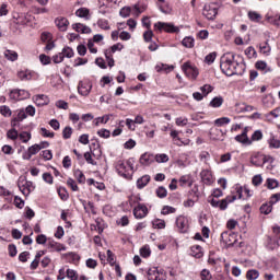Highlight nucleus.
<instances>
[{
  "instance_id": "31",
  "label": "nucleus",
  "mask_w": 280,
  "mask_h": 280,
  "mask_svg": "<svg viewBox=\"0 0 280 280\" xmlns=\"http://www.w3.org/2000/svg\"><path fill=\"white\" fill-rule=\"evenodd\" d=\"M150 175H143L142 177L138 178L137 187L138 189H143L150 183Z\"/></svg>"
},
{
  "instance_id": "27",
  "label": "nucleus",
  "mask_w": 280,
  "mask_h": 280,
  "mask_svg": "<svg viewBox=\"0 0 280 280\" xmlns=\"http://www.w3.org/2000/svg\"><path fill=\"white\" fill-rule=\"evenodd\" d=\"M3 56L7 60H10V62H16V60H19V52L11 49L4 50Z\"/></svg>"
},
{
  "instance_id": "9",
  "label": "nucleus",
  "mask_w": 280,
  "mask_h": 280,
  "mask_svg": "<svg viewBox=\"0 0 280 280\" xmlns=\"http://www.w3.org/2000/svg\"><path fill=\"white\" fill-rule=\"evenodd\" d=\"M209 137L211 141H224L226 139V130L214 126L209 130Z\"/></svg>"
},
{
  "instance_id": "32",
  "label": "nucleus",
  "mask_w": 280,
  "mask_h": 280,
  "mask_svg": "<svg viewBox=\"0 0 280 280\" xmlns=\"http://www.w3.org/2000/svg\"><path fill=\"white\" fill-rule=\"evenodd\" d=\"M268 144L271 150H279L280 148V141L273 135L268 139Z\"/></svg>"
},
{
  "instance_id": "12",
  "label": "nucleus",
  "mask_w": 280,
  "mask_h": 280,
  "mask_svg": "<svg viewBox=\"0 0 280 280\" xmlns=\"http://www.w3.org/2000/svg\"><path fill=\"white\" fill-rule=\"evenodd\" d=\"M235 141L242 145H253V140L248 138V127H245L241 135L235 136Z\"/></svg>"
},
{
  "instance_id": "8",
  "label": "nucleus",
  "mask_w": 280,
  "mask_h": 280,
  "mask_svg": "<svg viewBox=\"0 0 280 280\" xmlns=\"http://www.w3.org/2000/svg\"><path fill=\"white\" fill-rule=\"evenodd\" d=\"M202 14L203 16H206V19H208V21H213V19L218 16V4L217 3L205 4Z\"/></svg>"
},
{
  "instance_id": "39",
  "label": "nucleus",
  "mask_w": 280,
  "mask_h": 280,
  "mask_svg": "<svg viewBox=\"0 0 280 280\" xmlns=\"http://www.w3.org/2000/svg\"><path fill=\"white\" fill-rule=\"evenodd\" d=\"M222 104H224V98H222V96H217L210 102L212 108H220Z\"/></svg>"
},
{
  "instance_id": "48",
  "label": "nucleus",
  "mask_w": 280,
  "mask_h": 280,
  "mask_svg": "<svg viewBox=\"0 0 280 280\" xmlns=\"http://www.w3.org/2000/svg\"><path fill=\"white\" fill-rule=\"evenodd\" d=\"M245 56H247V58H257V50H255V47L249 46L245 49Z\"/></svg>"
},
{
  "instance_id": "29",
  "label": "nucleus",
  "mask_w": 280,
  "mask_h": 280,
  "mask_svg": "<svg viewBox=\"0 0 280 280\" xmlns=\"http://www.w3.org/2000/svg\"><path fill=\"white\" fill-rule=\"evenodd\" d=\"M259 51L262 54V56H270L272 47H270L268 42H262L259 44Z\"/></svg>"
},
{
  "instance_id": "20",
  "label": "nucleus",
  "mask_w": 280,
  "mask_h": 280,
  "mask_svg": "<svg viewBox=\"0 0 280 280\" xmlns=\"http://www.w3.org/2000/svg\"><path fill=\"white\" fill-rule=\"evenodd\" d=\"M140 165H144L145 167H148L149 165H152V163H154V154L152 153H143L140 156Z\"/></svg>"
},
{
  "instance_id": "42",
  "label": "nucleus",
  "mask_w": 280,
  "mask_h": 280,
  "mask_svg": "<svg viewBox=\"0 0 280 280\" xmlns=\"http://www.w3.org/2000/svg\"><path fill=\"white\" fill-rule=\"evenodd\" d=\"M236 106H240L237 113H253V110H255V107H253L252 105L236 104Z\"/></svg>"
},
{
  "instance_id": "17",
  "label": "nucleus",
  "mask_w": 280,
  "mask_h": 280,
  "mask_svg": "<svg viewBox=\"0 0 280 280\" xmlns=\"http://www.w3.org/2000/svg\"><path fill=\"white\" fill-rule=\"evenodd\" d=\"M235 191H236L240 199L250 198L253 196L252 190H249L248 187H246V186L242 187L240 185H236Z\"/></svg>"
},
{
  "instance_id": "49",
  "label": "nucleus",
  "mask_w": 280,
  "mask_h": 280,
  "mask_svg": "<svg viewBox=\"0 0 280 280\" xmlns=\"http://www.w3.org/2000/svg\"><path fill=\"white\" fill-rule=\"evenodd\" d=\"M264 139V132H261V130H256L254 131V133L252 135V138L249 139V141H261Z\"/></svg>"
},
{
  "instance_id": "15",
  "label": "nucleus",
  "mask_w": 280,
  "mask_h": 280,
  "mask_svg": "<svg viewBox=\"0 0 280 280\" xmlns=\"http://www.w3.org/2000/svg\"><path fill=\"white\" fill-rule=\"evenodd\" d=\"M133 215L138 220H141V219L145 218V215H148V207H145V205H142V203L138 205L133 209Z\"/></svg>"
},
{
  "instance_id": "36",
  "label": "nucleus",
  "mask_w": 280,
  "mask_h": 280,
  "mask_svg": "<svg viewBox=\"0 0 280 280\" xmlns=\"http://www.w3.org/2000/svg\"><path fill=\"white\" fill-rule=\"evenodd\" d=\"M196 40L191 36H187L182 40V45L187 49H191L195 45Z\"/></svg>"
},
{
  "instance_id": "22",
  "label": "nucleus",
  "mask_w": 280,
  "mask_h": 280,
  "mask_svg": "<svg viewBox=\"0 0 280 280\" xmlns=\"http://www.w3.org/2000/svg\"><path fill=\"white\" fill-rule=\"evenodd\" d=\"M18 77L20 78V80L27 82L30 80H34V78H36V73L32 70H21L20 72H18Z\"/></svg>"
},
{
  "instance_id": "3",
  "label": "nucleus",
  "mask_w": 280,
  "mask_h": 280,
  "mask_svg": "<svg viewBox=\"0 0 280 280\" xmlns=\"http://www.w3.org/2000/svg\"><path fill=\"white\" fill-rule=\"evenodd\" d=\"M148 280H167V273L163 268L151 267L147 271Z\"/></svg>"
},
{
  "instance_id": "56",
  "label": "nucleus",
  "mask_w": 280,
  "mask_h": 280,
  "mask_svg": "<svg viewBox=\"0 0 280 280\" xmlns=\"http://www.w3.org/2000/svg\"><path fill=\"white\" fill-rule=\"evenodd\" d=\"M155 194L158 198H167V189L163 186H160L156 190Z\"/></svg>"
},
{
  "instance_id": "16",
  "label": "nucleus",
  "mask_w": 280,
  "mask_h": 280,
  "mask_svg": "<svg viewBox=\"0 0 280 280\" xmlns=\"http://www.w3.org/2000/svg\"><path fill=\"white\" fill-rule=\"evenodd\" d=\"M39 152H40V147L38 144H33L27 149V152L23 153L22 159L24 161H30L32 156H34L35 154H38Z\"/></svg>"
},
{
  "instance_id": "63",
  "label": "nucleus",
  "mask_w": 280,
  "mask_h": 280,
  "mask_svg": "<svg viewBox=\"0 0 280 280\" xmlns=\"http://www.w3.org/2000/svg\"><path fill=\"white\" fill-rule=\"evenodd\" d=\"M73 135V128L71 127H66L63 130H62V137L63 139H71V136Z\"/></svg>"
},
{
  "instance_id": "10",
  "label": "nucleus",
  "mask_w": 280,
  "mask_h": 280,
  "mask_svg": "<svg viewBox=\"0 0 280 280\" xmlns=\"http://www.w3.org/2000/svg\"><path fill=\"white\" fill-rule=\"evenodd\" d=\"M176 226L180 233H187L189 231V219L185 215L177 217Z\"/></svg>"
},
{
  "instance_id": "5",
  "label": "nucleus",
  "mask_w": 280,
  "mask_h": 280,
  "mask_svg": "<svg viewBox=\"0 0 280 280\" xmlns=\"http://www.w3.org/2000/svg\"><path fill=\"white\" fill-rule=\"evenodd\" d=\"M18 187L22 191L23 196H30L34 191V183L25 179V177H20L18 180Z\"/></svg>"
},
{
  "instance_id": "19",
  "label": "nucleus",
  "mask_w": 280,
  "mask_h": 280,
  "mask_svg": "<svg viewBox=\"0 0 280 280\" xmlns=\"http://www.w3.org/2000/svg\"><path fill=\"white\" fill-rule=\"evenodd\" d=\"M33 102H35L36 106H47V104H49V96L45 94H37L33 96Z\"/></svg>"
},
{
  "instance_id": "60",
  "label": "nucleus",
  "mask_w": 280,
  "mask_h": 280,
  "mask_svg": "<svg viewBox=\"0 0 280 280\" xmlns=\"http://www.w3.org/2000/svg\"><path fill=\"white\" fill-rule=\"evenodd\" d=\"M200 91H201L202 95L205 97H207L208 94L213 91V86H211L210 84H205L203 86L200 88Z\"/></svg>"
},
{
  "instance_id": "54",
  "label": "nucleus",
  "mask_w": 280,
  "mask_h": 280,
  "mask_svg": "<svg viewBox=\"0 0 280 280\" xmlns=\"http://www.w3.org/2000/svg\"><path fill=\"white\" fill-rule=\"evenodd\" d=\"M153 229H165V220L155 219L152 221Z\"/></svg>"
},
{
  "instance_id": "2",
  "label": "nucleus",
  "mask_w": 280,
  "mask_h": 280,
  "mask_svg": "<svg viewBox=\"0 0 280 280\" xmlns=\"http://www.w3.org/2000/svg\"><path fill=\"white\" fill-rule=\"evenodd\" d=\"M116 171L119 174V176H122L126 178L130 172L135 171V159L130 158L127 161L119 160L116 163Z\"/></svg>"
},
{
  "instance_id": "34",
  "label": "nucleus",
  "mask_w": 280,
  "mask_h": 280,
  "mask_svg": "<svg viewBox=\"0 0 280 280\" xmlns=\"http://www.w3.org/2000/svg\"><path fill=\"white\" fill-rule=\"evenodd\" d=\"M265 187H267V189H277L279 187V180L275 178H267L265 182Z\"/></svg>"
},
{
  "instance_id": "53",
  "label": "nucleus",
  "mask_w": 280,
  "mask_h": 280,
  "mask_svg": "<svg viewBox=\"0 0 280 280\" xmlns=\"http://www.w3.org/2000/svg\"><path fill=\"white\" fill-rule=\"evenodd\" d=\"M162 215H170V213H176V208L172 206H164L161 210Z\"/></svg>"
},
{
  "instance_id": "64",
  "label": "nucleus",
  "mask_w": 280,
  "mask_h": 280,
  "mask_svg": "<svg viewBox=\"0 0 280 280\" xmlns=\"http://www.w3.org/2000/svg\"><path fill=\"white\" fill-rule=\"evenodd\" d=\"M67 278L70 280H78V271L73 269H67Z\"/></svg>"
},
{
  "instance_id": "61",
  "label": "nucleus",
  "mask_w": 280,
  "mask_h": 280,
  "mask_svg": "<svg viewBox=\"0 0 280 280\" xmlns=\"http://www.w3.org/2000/svg\"><path fill=\"white\" fill-rule=\"evenodd\" d=\"M97 135L102 138V139H110V130L108 129H100L97 131Z\"/></svg>"
},
{
  "instance_id": "33",
  "label": "nucleus",
  "mask_w": 280,
  "mask_h": 280,
  "mask_svg": "<svg viewBox=\"0 0 280 280\" xmlns=\"http://www.w3.org/2000/svg\"><path fill=\"white\" fill-rule=\"evenodd\" d=\"M73 174L78 183H80L81 185H84L86 183V177L84 176V173H82L80 168L74 170Z\"/></svg>"
},
{
  "instance_id": "23",
  "label": "nucleus",
  "mask_w": 280,
  "mask_h": 280,
  "mask_svg": "<svg viewBox=\"0 0 280 280\" xmlns=\"http://www.w3.org/2000/svg\"><path fill=\"white\" fill-rule=\"evenodd\" d=\"M55 24L60 32H67L69 27V20L67 18H57Z\"/></svg>"
},
{
  "instance_id": "25",
  "label": "nucleus",
  "mask_w": 280,
  "mask_h": 280,
  "mask_svg": "<svg viewBox=\"0 0 280 280\" xmlns=\"http://www.w3.org/2000/svg\"><path fill=\"white\" fill-rule=\"evenodd\" d=\"M72 30H74L79 34H91V27H89L82 23L73 24Z\"/></svg>"
},
{
  "instance_id": "24",
  "label": "nucleus",
  "mask_w": 280,
  "mask_h": 280,
  "mask_svg": "<svg viewBox=\"0 0 280 280\" xmlns=\"http://www.w3.org/2000/svg\"><path fill=\"white\" fill-rule=\"evenodd\" d=\"M23 119H27V114L25 113V109H19L18 116L11 120V126L16 128V124L23 121Z\"/></svg>"
},
{
  "instance_id": "1",
  "label": "nucleus",
  "mask_w": 280,
  "mask_h": 280,
  "mask_svg": "<svg viewBox=\"0 0 280 280\" xmlns=\"http://www.w3.org/2000/svg\"><path fill=\"white\" fill-rule=\"evenodd\" d=\"M221 71L225 75H236L237 67H240V63L235 61V55L233 52H226L221 57Z\"/></svg>"
},
{
  "instance_id": "28",
  "label": "nucleus",
  "mask_w": 280,
  "mask_h": 280,
  "mask_svg": "<svg viewBox=\"0 0 280 280\" xmlns=\"http://www.w3.org/2000/svg\"><path fill=\"white\" fill-rule=\"evenodd\" d=\"M75 15L79 16V19H85V21H89L91 19V11L86 8H80L75 11Z\"/></svg>"
},
{
  "instance_id": "11",
  "label": "nucleus",
  "mask_w": 280,
  "mask_h": 280,
  "mask_svg": "<svg viewBox=\"0 0 280 280\" xmlns=\"http://www.w3.org/2000/svg\"><path fill=\"white\" fill-rule=\"evenodd\" d=\"M10 98L21 102L23 100H30V92L25 90H13L10 92Z\"/></svg>"
},
{
  "instance_id": "45",
  "label": "nucleus",
  "mask_w": 280,
  "mask_h": 280,
  "mask_svg": "<svg viewBox=\"0 0 280 280\" xmlns=\"http://www.w3.org/2000/svg\"><path fill=\"white\" fill-rule=\"evenodd\" d=\"M248 19H249V21H254L255 23H259V21H261V14H259L255 11H249L248 12Z\"/></svg>"
},
{
  "instance_id": "40",
  "label": "nucleus",
  "mask_w": 280,
  "mask_h": 280,
  "mask_svg": "<svg viewBox=\"0 0 280 280\" xmlns=\"http://www.w3.org/2000/svg\"><path fill=\"white\" fill-rule=\"evenodd\" d=\"M275 163V158L271 155H262V165L269 164L267 170H272V164Z\"/></svg>"
},
{
  "instance_id": "41",
  "label": "nucleus",
  "mask_w": 280,
  "mask_h": 280,
  "mask_svg": "<svg viewBox=\"0 0 280 280\" xmlns=\"http://www.w3.org/2000/svg\"><path fill=\"white\" fill-rule=\"evenodd\" d=\"M0 115L2 117H12V109L8 105L0 106Z\"/></svg>"
},
{
  "instance_id": "26",
  "label": "nucleus",
  "mask_w": 280,
  "mask_h": 280,
  "mask_svg": "<svg viewBox=\"0 0 280 280\" xmlns=\"http://www.w3.org/2000/svg\"><path fill=\"white\" fill-rule=\"evenodd\" d=\"M262 159H264V155H261V153H259V152H256L250 156V163H252V165H255L256 167H261Z\"/></svg>"
},
{
  "instance_id": "43",
  "label": "nucleus",
  "mask_w": 280,
  "mask_h": 280,
  "mask_svg": "<svg viewBox=\"0 0 280 280\" xmlns=\"http://www.w3.org/2000/svg\"><path fill=\"white\" fill-rule=\"evenodd\" d=\"M174 145H177L178 148H183V145H189V143H191V140L186 139L183 140L180 139V137L176 138L175 140H173Z\"/></svg>"
},
{
  "instance_id": "14",
  "label": "nucleus",
  "mask_w": 280,
  "mask_h": 280,
  "mask_svg": "<svg viewBox=\"0 0 280 280\" xmlns=\"http://www.w3.org/2000/svg\"><path fill=\"white\" fill-rule=\"evenodd\" d=\"M92 89H93V85L89 81H84V82L81 81L78 85V91L80 95H83L84 97H86V95L91 93Z\"/></svg>"
},
{
  "instance_id": "4",
  "label": "nucleus",
  "mask_w": 280,
  "mask_h": 280,
  "mask_svg": "<svg viewBox=\"0 0 280 280\" xmlns=\"http://www.w3.org/2000/svg\"><path fill=\"white\" fill-rule=\"evenodd\" d=\"M154 28L159 32H167V34H178L180 33V27L165 22H158L154 24Z\"/></svg>"
},
{
  "instance_id": "6",
  "label": "nucleus",
  "mask_w": 280,
  "mask_h": 280,
  "mask_svg": "<svg viewBox=\"0 0 280 280\" xmlns=\"http://www.w3.org/2000/svg\"><path fill=\"white\" fill-rule=\"evenodd\" d=\"M182 71L187 78H189V80H196V78L200 75V71H198V68L189 61L183 63Z\"/></svg>"
},
{
  "instance_id": "13",
  "label": "nucleus",
  "mask_w": 280,
  "mask_h": 280,
  "mask_svg": "<svg viewBox=\"0 0 280 280\" xmlns=\"http://www.w3.org/2000/svg\"><path fill=\"white\" fill-rule=\"evenodd\" d=\"M47 248L50 249L51 253H60L62 250H67V247L54 240H48Z\"/></svg>"
},
{
  "instance_id": "58",
  "label": "nucleus",
  "mask_w": 280,
  "mask_h": 280,
  "mask_svg": "<svg viewBox=\"0 0 280 280\" xmlns=\"http://www.w3.org/2000/svg\"><path fill=\"white\" fill-rule=\"evenodd\" d=\"M8 139H11L12 141H16L19 139V131L16 129H10L7 132Z\"/></svg>"
},
{
  "instance_id": "57",
  "label": "nucleus",
  "mask_w": 280,
  "mask_h": 280,
  "mask_svg": "<svg viewBox=\"0 0 280 280\" xmlns=\"http://www.w3.org/2000/svg\"><path fill=\"white\" fill-rule=\"evenodd\" d=\"M142 12H145V7H140L139 4H135L132 9L133 16H139L142 14Z\"/></svg>"
},
{
  "instance_id": "18",
  "label": "nucleus",
  "mask_w": 280,
  "mask_h": 280,
  "mask_svg": "<svg viewBox=\"0 0 280 280\" xmlns=\"http://www.w3.org/2000/svg\"><path fill=\"white\" fill-rule=\"evenodd\" d=\"M200 176L205 185H213V183H215V179L213 178V174H211V171L209 170L201 171Z\"/></svg>"
},
{
  "instance_id": "37",
  "label": "nucleus",
  "mask_w": 280,
  "mask_h": 280,
  "mask_svg": "<svg viewBox=\"0 0 280 280\" xmlns=\"http://www.w3.org/2000/svg\"><path fill=\"white\" fill-rule=\"evenodd\" d=\"M231 124V118L229 117H221L214 120V126H217V128H220L222 126H226Z\"/></svg>"
},
{
  "instance_id": "55",
  "label": "nucleus",
  "mask_w": 280,
  "mask_h": 280,
  "mask_svg": "<svg viewBox=\"0 0 280 280\" xmlns=\"http://www.w3.org/2000/svg\"><path fill=\"white\" fill-rule=\"evenodd\" d=\"M61 54H62L63 58H73V56H74L73 49L71 47H65L61 50Z\"/></svg>"
},
{
  "instance_id": "50",
  "label": "nucleus",
  "mask_w": 280,
  "mask_h": 280,
  "mask_svg": "<svg viewBox=\"0 0 280 280\" xmlns=\"http://www.w3.org/2000/svg\"><path fill=\"white\" fill-rule=\"evenodd\" d=\"M256 69H258L259 71H270V69H268V63L264 60H259L255 63Z\"/></svg>"
},
{
  "instance_id": "62",
  "label": "nucleus",
  "mask_w": 280,
  "mask_h": 280,
  "mask_svg": "<svg viewBox=\"0 0 280 280\" xmlns=\"http://www.w3.org/2000/svg\"><path fill=\"white\" fill-rule=\"evenodd\" d=\"M58 194H59V198H61V200H69V192H67V188H58Z\"/></svg>"
},
{
  "instance_id": "46",
  "label": "nucleus",
  "mask_w": 280,
  "mask_h": 280,
  "mask_svg": "<svg viewBox=\"0 0 280 280\" xmlns=\"http://www.w3.org/2000/svg\"><path fill=\"white\" fill-rule=\"evenodd\" d=\"M156 163H167L170 161V156L165 153H160L154 156Z\"/></svg>"
},
{
  "instance_id": "52",
  "label": "nucleus",
  "mask_w": 280,
  "mask_h": 280,
  "mask_svg": "<svg viewBox=\"0 0 280 280\" xmlns=\"http://www.w3.org/2000/svg\"><path fill=\"white\" fill-rule=\"evenodd\" d=\"M267 248H269V250H275V248H279V243L269 236L267 240Z\"/></svg>"
},
{
  "instance_id": "59",
  "label": "nucleus",
  "mask_w": 280,
  "mask_h": 280,
  "mask_svg": "<svg viewBox=\"0 0 280 280\" xmlns=\"http://www.w3.org/2000/svg\"><path fill=\"white\" fill-rule=\"evenodd\" d=\"M200 279L201 280H211V279H213V276L211 275V271H209L208 269H203L200 272Z\"/></svg>"
},
{
  "instance_id": "38",
  "label": "nucleus",
  "mask_w": 280,
  "mask_h": 280,
  "mask_svg": "<svg viewBox=\"0 0 280 280\" xmlns=\"http://www.w3.org/2000/svg\"><path fill=\"white\" fill-rule=\"evenodd\" d=\"M152 255V249H150V245H143L140 248V256L143 257L144 259H148Z\"/></svg>"
},
{
  "instance_id": "30",
  "label": "nucleus",
  "mask_w": 280,
  "mask_h": 280,
  "mask_svg": "<svg viewBox=\"0 0 280 280\" xmlns=\"http://www.w3.org/2000/svg\"><path fill=\"white\" fill-rule=\"evenodd\" d=\"M110 117H113V115L110 114H106L102 117H97L93 120V125L94 126H100V124H108V121H110Z\"/></svg>"
},
{
  "instance_id": "7",
  "label": "nucleus",
  "mask_w": 280,
  "mask_h": 280,
  "mask_svg": "<svg viewBox=\"0 0 280 280\" xmlns=\"http://www.w3.org/2000/svg\"><path fill=\"white\" fill-rule=\"evenodd\" d=\"M221 242L229 248L237 243V234L229 231L222 232Z\"/></svg>"
},
{
  "instance_id": "21",
  "label": "nucleus",
  "mask_w": 280,
  "mask_h": 280,
  "mask_svg": "<svg viewBox=\"0 0 280 280\" xmlns=\"http://www.w3.org/2000/svg\"><path fill=\"white\" fill-rule=\"evenodd\" d=\"M235 200H237V195H229L225 199H222L219 202V209L224 211L229 207V203L235 202Z\"/></svg>"
},
{
  "instance_id": "47",
  "label": "nucleus",
  "mask_w": 280,
  "mask_h": 280,
  "mask_svg": "<svg viewBox=\"0 0 280 280\" xmlns=\"http://www.w3.org/2000/svg\"><path fill=\"white\" fill-rule=\"evenodd\" d=\"M260 213H264L265 215H268L269 213H272V206L270 202L264 203L260 207Z\"/></svg>"
},
{
  "instance_id": "44",
  "label": "nucleus",
  "mask_w": 280,
  "mask_h": 280,
  "mask_svg": "<svg viewBox=\"0 0 280 280\" xmlns=\"http://www.w3.org/2000/svg\"><path fill=\"white\" fill-rule=\"evenodd\" d=\"M247 280H257L259 279V272L256 269H250L246 273Z\"/></svg>"
},
{
  "instance_id": "35",
  "label": "nucleus",
  "mask_w": 280,
  "mask_h": 280,
  "mask_svg": "<svg viewBox=\"0 0 280 280\" xmlns=\"http://www.w3.org/2000/svg\"><path fill=\"white\" fill-rule=\"evenodd\" d=\"M191 255L192 257H196V259H200L203 255L202 247L199 245H195L191 247Z\"/></svg>"
},
{
  "instance_id": "51",
  "label": "nucleus",
  "mask_w": 280,
  "mask_h": 280,
  "mask_svg": "<svg viewBox=\"0 0 280 280\" xmlns=\"http://www.w3.org/2000/svg\"><path fill=\"white\" fill-rule=\"evenodd\" d=\"M97 26L101 30H110V24L108 23V20H106V19H100L97 21Z\"/></svg>"
}]
</instances>
